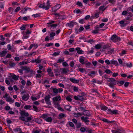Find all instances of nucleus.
<instances>
[{
    "label": "nucleus",
    "mask_w": 133,
    "mask_h": 133,
    "mask_svg": "<svg viewBox=\"0 0 133 133\" xmlns=\"http://www.w3.org/2000/svg\"><path fill=\"white\" fill-rule=\"evenodd\" d=\"M21 111L19 113L21 116L19 117V119L21 121H25L24 124L29 126V123H28L29 121L32 120L31 117H32L31 115L30 117H28L29 116V114L28 112H26L25 110H20Z\"/></svg>",
    "instance_id": "1"
},
{
    "label": "nucleus",
    "mask_w": 133,
    "mask_h": 133,
    "mask_svg": "<svg viewBox=\"0 0 133 133\" xmlns=\"http://www.w3.org/2000/svg\"><path fill=\"white\" fill-rule=\"evenodd\" d=\"M107 81L109 83H108L107 84L110 87L113 88L114 87V85H115L116 84V82H115L116 80L114 78H109V80Z\"/></svg>",
    "instance_id": "2"
},
{
    "label": "nucleus",
    "mask_w": 133,
    "mask_h": 133,
    "mask_svg": "<svg viewBox=\"0 0 133 133\" xmlns=\"http://www.w3.org/2000/svg\"><path fill=\"white\" fill-rule=\"evenodd\" d=\"M51 98L50 96L49 95H46L44 98V100L46 103L49 105L51 104V102L50 100V98Z\"/></svg>",
    "instance_id": "3"
},
{
    "label": "nucleus",
    "mask_w": 133,
    "mask_h": 133,
    "mask_svg": "<svg viewBox=\"0 0 133 133\" xmlns=\"http://www.w3.org/2000/svg\"><path fill=\"white\" fill-rule=\"evenodd\" d=\"M61 5L59 4L55 5L52 8V12H55L61 7Z\"/></svg>",
    "instance_id": "4"
},
{
    "label": "nucleus",
    "mask_w": 133,
    "mask_h": 133,
    "mask_svg": "<svg viewBox=\"0 0 133 133\" xmlns=\"http://www.w3.org/2000/svg\"><path fill=\"white\" fill-rule=\"evenodd\" d=\"M21 68L23 70H25V73H28L30 71V68L26 66H22Z\"/></svg>",
    "instance_id": "5"
},
{
    "label": "nucleus",
    "mask_w": 133,
    "mask_h": 133,
    "mask_svg": "<svg viewBox=\"0 0 133 133\" xmlns=\"http://www.w3.org/2000/svg\"><path fill=\"white\" fill-rule=\"evenodd\" d=\"M29 97V94H24L22 97V99L25 101H27Z\"/></svg>",
    "instance_id": "6"
},
{
    "label": "nucleus",
    "mask_w": 133,
    "mask_h": 133,
    "mask_svg": "<svg viewBox=\"0 0 133 133\" xmlns=\"http://www.w3.org/2000/svg\"><path fill=\"white\" fill-rule=\"evenodd\" d=\"M52 90L54 94H51V95L52 96L56 95L58 93V89L54 88L52 89Z\"/></svg>",
    "instance_id": "7"
},
{
    "label": "nucleus",
    "mask_w": 133,
    "mask_h": 133,
    "mask_svg": "<svg viewBox=\"0 0 133 133\" xmlns=\"http://www.w3.org/2000/svg\"><path fill=\"white\" fill-rule=\"evenodd\" d=\"M83 115L87 116L89 117L91 116V115L90 112L89 111L87 110L83 112Z\"/></svg>",
    "instance_id": "8"
},
{
    "label": "nucleus",
    "mask_w": 133,
    "mask_h": 133,
    "mask_svg": "<svg viewBox=\"0 0 133 133\" xmlns=\"http://www.w3.org/2000/svg\"><path fill=\"white\" fill-rule=\"evenodd\" d=\"M61 98L59 95L57 96L52 98L53 102H54L55 101H59L61 100Z\"/></svg>",
    "instance_id": "9"
},
{
    "label": "nucleus",
    "mask_w": 133,
    "mask_h": 133,
    "mask_svg": "<svg viewBox=\"0 0 133 133\" xmlns=\"http://www.w3.org/2000/svg\"><path fill=\"white\" fill-rule=\"evenodd\" d=\"M8 51H3L1 52H0V56L1 57L4 56L8 53Z\"/></svg>",
    "instance_id": "10"
},
{
    "label": "nucleus",
    "mask_w": 133,
    "mask_h": 133,
    "mask_svg": "<svg viewBox=\"0 0 133 133\" xmlns=\"http://www.w3.org/2000/svg\"><path fill=\"white\" fill-rule=\"evenodd\" d=\"M33 121H35L38 124L41 123L42 122V121L41 119L38 118H35V120H33Z\"/></svg>",
    "instance_id": "11"
},
{
    "label": "nucleus",
    "mask_w": 133,
    "mask_h": 133,
    "mask_svg": "<svg viewBox=\"0 0 133 133\" xmlns=\"http://www.w3.org/2000/svg\"><path fill=\"white\" fill-rule=\"evenodd\" d=\"M69 80L73 83H78L79 82V81L78 79H75L73 78H70Z\"/></svg>",
    "instance_id": "12"
},
{
    "label": "nucleus",
    "mask_w": 133,
    "mask_h": 133,
    "mask_svg": "<svg viewBox=\"0 0 133 133\" xmlns=\"http://www.w3.org/2000/svg\"><path fill=\"white\" fill-rule=\"evenodd\" d=\"M76 50L77 51V53L79 54H82L83 51V50H81V49L80 48L77 47L76 48Z\"/></svg>",
    "instance_id": "13"
},
{
    "label": "nucleus",
    "mask_w": 133,
    "mask_h": 133,
    "mask_svg": "<svg viewBox=\"0 0 133 133\" xmlns=\"http://www.w3.org/2000/svg\"><path fill=\"white\" fill-rule=\"evenodd\" d=\"M46 6H45L46 10H48L49 8L50 7L51 5H50V3L49 0H48L46 3Z\"/></svg>",
    "instance_id": "14"
},
{
    "label": "nucleus",
    "mask_w": 133,
    "mask_h": 133,
    "mask_svg": "<svg viewBox=\"0 0 133 133\" xmlns=\"http://www.w3.org/2000/svg\"><path fill=\"white\" fill-rule=\"evenodd\" d=\"M102 120L103 121V122H104L108 123H114V122H115V121H108V119H107L105 118H103V119H102Z\"/></svg>",
    "instance_id": "15"
},
{
    "label": "nucleus",
    "mask_w": 133,
    "mask_h": 133,
    "mask_svg": "<svg viewBox=\"0 0 133 133\" xmlns=\"http://www.w3.org/2000/svg\"><path fill=\"white\" fill-rule=\"evenodd\" d=\"M116 36L117 35H113L111 38V40L115 42H116L117 41H116Z\"/></svg>",
    "instance_id": "16"
},
{
    "label": "nucleus",
    "mask_w": 133,
    "mask_h": 133,
    "mask_svg": "<svg viewBox=\"0 0 133 133\" xmlns=\"http://www.w3.org/2000/svg\"><path fill=\"white\" fill-rule=\"evenodd\" d=\"M71 107V106H70L68 105H66L64 107V108L67 110L68 111H71V110L70 109V108Z\"/></svg>",
    "instance_id": "17"
},
{
    "label": "nucleus",
    "mask_w": 133,
    "mask_h": 133,
    "mask_svg": "<svg viewBox=\"0 0 133 133\" xmlns=\"http://www.w3.org/2000/svg\"><path fill=\"white\" fill-rule=\"evenodd\" d=\"M6 100L7 102H11L12 103H13L14 102V100L12 99V98L10 97H9L6 99Z\"/></svg>",
    "instance_id": "18"
},
{
    "label": "nucleus",
    "mask_w": 133,
    "mask_h": 133,
    "mask_svg": "<svg viewBox=\"0 0 133 133\" xmlns=\"http://www.w3.org/2000/svg\"><path fill=\"white\" fill-rule=\"evenodd\" d=\"M111 63L115 65H118V62L116 61H114V60H112L111 61Z\"/></svg>",
    "instance_id": "19"
},
{
    "label": "nucleus",
    "mask_w": 133,
    "mask_h": 133,
    "mask_svg": "<svg viewBox=\"0 0 133 133\" xmlns=\"http://www.w3.org/2000/svg\"><path fill=\"white\" fill-rule=\"evenodd\" d=\"M45 120L47 122H51L52 121V119L51 117H49L45 119Z\"/></svg>",
    "instance_id": "20"
},
{
    "label": "nucleus",
    "mask_w": 133,
    "mask_h": 133,
    "mask_svg": "<svg viewBox=\"0 0 133 133\" xmlns=\"http://www.w3.org/2000/svg\"><path fill=\"white\" fill-rule=\"evenodd\" d=\"M101 109L103 110H107L108 108L106 106L103 105L101 106Z\"/></svg>",
    "instance_id": "21"
},
{
    "label": "nucleus",
    "mask_w": 133,
    "mask_h": 133,
    "mask_svg": "<svg viewBox=\"0 0 133 133\" xmlns=\"http://www.w3.org/2000/svg\"><path fill=\"white\" fill-rule=\"evenodd\" d=\"M45 3H43V4H41L39 6V7L42 8L43 9H45L46 10L45 8Z\"/></svg>",
    "instance_id": "22"
},
{
    "label": "nucleus",
    "mask_w": 133,
    "mask_h": 133,
    "mask_svg": "<svg viewBox=\"0 0 133 133\" xmlns=\"http://www.w3.org/2000/svg\"><path fill=\"white\" fill-rule=\"evenodd\" d=\"M121 131V130L120 129H117V130H112V133H113L114 132H116L117 133Z\"/></svg>",
    "instance_id": "23"
},
{
    "label": "nucleus",
    "mask_w": 133,
    "mask_h": 133,
    "mask_svg": "<svg viewBox=\"0 0 133 133\" xmlns=\"http://www.w3.org/2000/svg\"><path fill=\"white\" fill-rule=\"evenodd\" d=\"M64 58H60L57 61V63H61L64 61Z\"/></svg>",
    "instance_id": "24"
},
{
    "label": "nucleus",
    "mask_w": 133,
    "mask_h": 133,
    "mask_svg": "<svg viewBox=\"0 0 133 133\" xmlns=\"http://www.w3.org/2000/svg\"><path fill=\"white\" fill-rule=\"evenodd\" d=\"M27 25H23L20 28V29L21 30H25L26 29V26Z\"/></svg>",
    "instance_id": "25"
},
{
    "label": "nucleus",
    "mask_w": 133,
    "mask_h": 133,
    "mask_svg": "<svg viewBox=\"0 0 133 133\" xmlns=\"http://www.w3.org/2000/svg\"><path fill=\"white\" fill-rule=\"evenodd\" d=\"M79 62L82 65L84 64H85L84 59L82 58H79Z\"/></svg>",
    "instance_id": "26"
},
{
    "label": "nucleus",
    "mask_w": 133,
    "mask_h": 133,
    "mask_svg": "<svg viewBox=\"0 0 133 133\" xmlns=\"http://www.w3.org/2000/svg\"><path fill=\"white\" fill-rule=\"evenodd\" d=\"M32 107L34 109V111H35L36 112H38L39 111V110L37 107L34 105H33Z\"/></svg>",
    "instance_id": "27"
},
{
    "label": "nucleus",
    "mask_w": 133,
    "mask_h": 133,
    "mask_svg": "<svg viewBox=\"0 0 133 133\" xmlns=\"http://www.w3.org/2000/svg\"><path fill=\"white\" fill-rule=\"evenodd\" d=\"M74 23L71 21L70 23H68V24L69 27L73 26H74Z\"/></svg>",
    "instance_id": "28"
},
{
    "label": "nucleus",
    "mask_w": 133,
    "mask_h": 133,
    "mask_svg": "<svg viewBox=\"0 0 133 133\" xmlns=\"http://www.w3.org/2000/svg\"><path fill=\"white\" fill-rule=\"evenodd\" d=\"M7 48L9 50H11L12 52L14 50L11 49V46L10 44L8 45L7 46Z\"/></svg>",
    "instance_id": "29"
},
{
    "label": "nucleus",
    "mask_w": 133,
    "mask_h": 133,
    "mask_svg": "<svg viewBox=\"0 0 133 133\" xmlns=\"http://www.w3.org/2000/svg\"><path fill=\"white\" fill-rule=\"evenodd\" d=\"M81 119L84 122L87 124V123L90 122L89 120L88 119H82L81 118Z\"/></svg>",
    "instance_id": "30"
},
{
    "label": "nucleus",
    "mask_w": 133,
    "mask_h": 133,
    "mask_svg": "<svg viewBox=\"0 0 133 133\" xmlns=\"http://www.w3.org/2000/svg\"><path fill=\"white\" fill-rule=\"evenodd\" d=\"M58 116L59 117L61 118H62L66 117L65 116V114L63 113L59 114L58 115Z\"/></svg>",
    "instance_id": "31"
},
{
    "label": "nucleus",
    "mask_w": 133,
    "mask_h": 133,
    "mask_svg": "<svg viewBox=\"0 0 133 133\" xmlns=\"http://www.w3.org/2000/svg\"><path fill=\"white\" fill-rule=\"evenodd\" d=\"M101 47V45L100 44H97L95 45V48L96 49H99Z\"/></svg>",
    "instance_id": "32"
},
{
    "label": "nucleus",
    "mask_w": 133,
    "mask_h": 133,
    "mask_svg": "<svg viewBox=\"0 0 133 133\" xmlns=\"http://www.w3.org/2000/svg\"><path fill=\"white\" fill-rule=\"evenodd\" d=\"M11 76L12 77V78L15 80H18V78L17 76H16L15 75H14Z\"/></svg>",
    "instance_id": "33"
},
{
    "label": "nucleus",
    "mask_w": 133,
    "mask_h": 133,
    "mask_svg": "<svg viewBox=\"0 0 133 133\" xmlns=\"http://www.w3.org/2000/svg\"><path fill=\"white\" fill-rule=\"evenodd\" d=\"M76 4L79 7L83 6V5L82 3L79 1H78L76 3Z\"/></svg>",
    "instance_id": "34"
},
{
    "label": "nucleus",
    "mask_w": 133,
    "mask_h": 133,
    "mask_svg": "<svg viewBox=\"0 0 133 133\" xmlns=\"http://www.w3.org/2000/svg\"><path fill=\"white\" fill-rule=\"evenodd\" d=\"M55 35V34L54 32H52L50 34V37L51 38V39H52L53 38L52 37H54Z\"/></svg>",
    "instance_id": "35"
},
{
    "label": "nucleus",
    "mask_w": 133,
    "mask_h": 133,
    "mask_svg": "<svg viewBox=\"0 0 133 133\" xmlns=\"http://www.w3.org/2000/svg\"><path fill=\"white\" fill-rule=\"evenodd\" d=\"M110 50V51H108V53L109 54H111L112 52L114 51V48L111 49V48H109V49Z\"/></svg>",
    "instance_id": "36"
},
{
    "label": "nucleus",
    "mask_w": 133,
    "mask_h": 133,
    "mask_svg": "<svg viewBox=\"0 0 133 133\" xmlns=\"http://www.w3.org/2000/svg\"><path fill=\"white\" fill-rule=\"evenodd\" d=\"M118 111L117 110H113L112 112V114H114L116 115L118 114Z\"/></svg>",
    "instance_id": "37"
},
{
    "label": "nucleus",
    "mask_w": 133,
    "mask_h": 133,
    "mask_svg": "<svg viewBox=\"0 0 133 133\" xmlns=\"http://www.w3.org/2000/svg\"><path fill=\"white\" fill-rule=\"evenodd\" d=\"M48 117L47 114H43L42 116H41L40 117L43 118H45Z\"/></svg>",
    "instance_id": "38"
},
{
    "label": "nucleus",
    "mask_w": 133,
    "mask_h": 133,
    "mask_svg": "<svg viewBox=\"0 0 133 133\" xmlns=\"http://www.w3.org/2000/svg\"><path fill=\"white\" fill-rule=\"evenodd\" d=\"M21 104V102H20V103H19L18 102H16L15 103V104L16 106L18 107H19L20 106Z\"/></svg>",
    "instance_id": "39"
},
{
    "label": "nucleus",
    "mask_w": 133,
    "mask_h": 133,
    "mask_svg": "<svg viewBox=\"0 0 133 133\" xmlns=\"http://www.w3.org/2000/svg\"><path fill=\"white\" fill-rule=\"evenodd\" d=\"M105 72L107 74H109L110 73H112V72L110 70L108 69H107L105 71Z\"/></svg>",
    "instance_id": "40"
},
{
    "label": "nucleus",
    "mask_w": 133,
    "mask_h": 133,
    "mask_svg": "<svg viewBox=\"0 0 133 133\" xmlns=\"http://www.w3.org/2000/svg\"><path fill=\"white\" fill-rule=\"evenodd\" d=\"M31 107V106L30 105H25L24 107V109H26L28 110Z\"/></svg>",
    "instance_id": "41"
},
{
    "label": "nucleus",
    "mask_w": 133,
    "mask_h": 133,
    "mask_svg": "<svg viewBox=\"0 0 133 133\" xmlns=\"http://www.w3.org/2000/svg\"><path fill=\"white\" fill-rule=\"evenodd\" d=\"M110 47V46L108 45H104L103 47H102V48L104 49H105L108 48H109Z\"/></svg>",
    "instance_id": "42"
},
{
    "label": "nucleus",
    "mask_w": 133,
    "mask_h": 133,
    "mask_svg": "<svg viewBox=\"0 0 133 133\" xmlns=\"http://www.w3.org/2000/svg\"><path fill=\"white\" fill-rule=\"evenodd\" d=\"M80 130L82 132H84L86 131L85 128L84 127H81Z\"/></svg>",
    "instance_id": "43"
},
{
    "label": "nucleus",
    "mask_w": 133,
    "mask_h": 133,
    "mask_svg": "<svg viewBox=\"0 0 133 133\" xmlns=\"http://www.w3.org/2000/svg\"><path fill=\"white\" fill-rule=\"evenodd\" d=\"M14 130L16 132H18V131H19V132H21V131H22L21 129L20 128H16V129H15Z\"/></svg>",
    "instance_id": "44"
},
{
    "label": "nucleus",
    "mask_w": 133,
    "mask_h": 133,
    "mask_svg": "<svg viewBox=\"0 0 133 133\" xmlns=\"http://www.w3.org/2000/svg\"><path fill=\"white\" fill-rule=\"evenodd\" d=\"M76 125V127L77 128H80L81 125V124L80 123H77Z\"/></svg>",
    "instance_id": "45"
},
{
    "label": "nucleus",
    "mask_w": 133,
    "mask_h": 133,
    "mask_svg": "<svg viewBox=\"0 0 133 133\" xmlns=\"http://www.w3.org/2000/svg\"><path fill=\"white\" fill-rule=\"evenodd\" d=\"M66 99L69 102H71L72 101V99L69 96H67L66 98Z\"/></svg>",
    "instance_id": "46"
},
{
    "label": "nucleus",
    "mask_w": 133,
    "mask_h": 133,
    "mask_svg": "<svg viewBox=\"0 0 133 133\" xmlns=\"http://www.w3.org/2000/svg\"><path fill=\"white\" fill-rule=\"evenodd\" d=\"M53 43H47L45 44V46H46L48 47L51 46H52L53 45Z\"/></svg>",
    "instance_id": "47"
},
{
    "label": "nucleus",
    "mask_w": 133,
    "mask_h": 133,
    "mask_svg": "<svg viewBox=\"0 0 133 133\" xmlns=\"http://www.w3.org/2000/svg\"><path fill=\"white\" fill-rule=\"evenodd\" d=\"M84 29L83 27L82 26H81L79 29L78 30V32H80L82 31H83Z\"/></svg>",
    "instance_id": "48"
},
{
    "label": "nucleus",
    "mask_w": 133,
    "mask_h": 133,
    "mask_svg": "<svg viewBox=\"0 0 133 133\" xmlns=\"http://www.w3.org/2000/svg\"><path fill=\"white\" fill-rule=\"evenodd\" d=\"M79 71L81 73H83L85 71V69L84 68H79L78 69Z\"/></svg>",
    "instance_id": "49"
},
{
    "label": "nucleus",
    "mask_w": 133,
    "mask_h": 133,
    "mask_svg": "<svg viewBox=\"0 0 133 133\" xmlns=\"http://www.w3.org/2000/svg\"><path fill=\"white\" fill-rule=\"evenodd\" d=\"M104 6H102L99 7V9L100 10H102L104 11L105 10V9H103Z\"/></svg>",
    "instance_id": "50"
},
{
    "label": "nucleus",
    "mask_w": 133,
    "mask_h": 133,
    "mask_svg": "<svg viewBox=\"0 0 133 133\" xmlns=\"http://www.w3.org/2000/svg\"><path fill=\"white\" fill-rule=\"evenodd\" d=\"M112 111L113 110H111V109H108V112H107V113L108 114H112Z\"/></svg>",
    "instance_id": "51"
},
{
    "label": "nucleus",
    "mask_w": 133,
    "mask_h": 133,
    "mask_svg": "<svg viewBox=\"0 0 133 133\" xmlns=\"http://www.w3.org/2000/svg\"><path fill=\"white\" fill-rule=\"evenodd\" d=\"M74 64L75 63H74V62L73 61H72L70 63L69 65L71 67H73L74 66Z\"/></svg>",
    "instance_id": "52"
},
{
    "label": "nucleus",
    "mask_w": 133,
    "mask_h": 133,
    "mask_svg": "<svg viewBox=\"0 0 133 133\" xmlns=\"http://www.w3.org/2000/svg\"><path fill=\"white\" fill-rule=\"evenodd\" d=\"M79 109L81 111H84L86 110L85 109L82 107H80L79 108Z\"/></svg>",
    "instance_id": "53"
},
{
    "label": "nucleus",
    "mask_w": 133,
    "mask_h": 133,
    "mask_svg": "<svg viewBox=\"0 0 133 133\" xmlns=\"http://www.w3.org/2000/svg\"><path fill=\"white\" fill-rule=\"evenodd\" d=\"M98 30H99L97 29L95 30H93L92 31V33L94 34L98 33Z\"/></svg>",
    "instance_id": "54"
},
{
    "label": "nucleus",
    "mask_w": 133,
    "mask_h": 133,
    "mask_svg": "<svg viewBox=\"0 0 133 133\" xmlns=\"http://www.w3.org/2000/svg\"><path fill=\"white\" fill-rule=\"evenodd\" d=\"M57 26V24H52L50 25V26L51 28L53 27L54 28H56Z\"/></svg>",
    "instance_id": "55"
},
{
    "label": "nucleus",
    "mask_w": 133,
    "mask_h": 133,
    "mask_svg": "<svg viewBox=\"0 0 133 133\" xmlns=\"http://www.w3.org/2000/svg\"><path fill=\"white\" fill-rule=\"evenodd\" d=\"M28 63L26 62H24V61H23L22 62H20L19 63V64L20 65H24V64H27Z\"/></svg>",
    "instance_id": "56"
},
{
    "label": "nucleus",
    "mask_w": 133,
    "mask_h": 133,
    "mask_svg": "<svg viewBox=\"0 0 133 133\" xmlns=\"http://www.w3.org/2000/svg\"><path fill=\"white\" fill-rule=\"evenodd\" d=\"M20 8L19 6H18L16 8V9L15 10V12H17L20 9Z\"/></svg>",
    "instance_id": "57"
},
{
    "label": "nucleus",
    "mask_w": 133,
    "mask_h": 133,
    "mask_svg": "<svg viewBox=\"0 0 133 133\" xmlns=\"http://www.w3.org/2000/svg\"><path fill=\"white\" fill-rule=\"evenodd\" d=\"M10 109V107L8 105L6 106L4 108V109L6 110H9Z\"/></svg>",
    "instance_id": "58"
},
{
    "label": "nucleus",
    "mask_w": 133,
    "mask_h": 133,
    "mask_svg": "<svg viewBox=\"0 0 133 133\" xmlns=\"http://www.w3.org/2000/svg\"><path fill=\"white\" fill-rule=\"evenodd\" d=\"M119 82L120 84L121 85H123L124 83V81H121L119 82H118L117 83V84H118Z\"/></svg>",
    "instance_id": "59"
},
{
    "label": "nucleus",
    "mask_w": 133,
    "mask_h": 133,
    "mask_svg": "<svg viewBox=\"0 0 133 133\" xmlns=\"http://www.w3.org/2000/svg\"><path fill=\"white\" fill-rule=\"evenodd\" d=\"M35 60H36V61L35 62L36 63H40L41 61V60H39L38 59H35Z\"/></svg>",
    "instance_id": "60"
},
{
    "label": "nucleus",
    "mask_w": 133,
    "mask_h": 133,
    "mask_svg": "<svg viewBox=\"0 0 133 133\" xmlns=\"http://www.w3.org/2000/svg\"><path fill=\"white\" fill-rule=\"evenodd\" d=\"M126 64L128 67H131L132 66V64L131 63H130L129 64L128 63H127Z\"/></svg>",
    "instance_id": "61"
},
{
    "label": "nucleus",
    "mask_w": 133,
    "mask_h": 133,
    "mask_svg": "<svg viewBox=\"0 0 133 133\" xmlns=\"http://www.w3.org/2000/svg\"><path fill=\"white\" fill-rule=\"evenodd\" d=\"M63 65L64 66H69L68 64L66 62H64L63 63Z\"/></svg>",
    "instance_id": "62"
},
{
    "label": "nucleus",
    "mask_w": 133,
    "mask_h": 133,
    "mask_svg": "<svg viewBox=\"0 0 133 133\" xmlns=\"http://www.w3.org/2000/svg\"><path fill=\"white\" fill-rule=\"evenodd\" d=\"M69 125L71 127H73L74 126V125L73 123L71 122H69Z\"/></svg>",
    "instance_id": "63"
},
{
    "label": "nucleus",
    "mask_w": 133,
    "mask_h": 133,
    "mask_svg": "<svg viewBox=\"0 0 133 133\" xmlns=\"http://www.w3.org/2000/svg\"><path fill=\"white\" fill-rule=\"evenodd\" d=\"M92 63L94 66H95L97 63V62L95 61H93Z\"/></svg>",
    "instance_id": "64"
}]
</instances>
